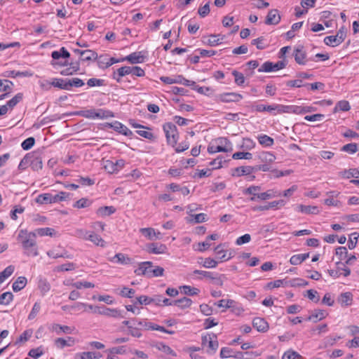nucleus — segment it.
<instances>
[{"label":"nucleus","instance_id":"nucleus-1","mask_svg":"<svg viewBox=\"0 0 359 359\" xmlns=\"http://www.w3.org/2000/svg\"><path fill=\"white\" fill-rule=\"evenodd\" d=\"M201 345L203 348L206 349V353L210 355L214 354L219 347L217 337L215 334L202 337Z\"/></svg>","mask_w":359,"mask_h":359},{"label":"nucleus","instance_id":"nucleus-2","mask_svg":"<svg viewBox=\"0 0 359 359\" xmlns=\"http://www.w3.org/2000/svg\"><path fill=\"white\" fill-rule=\"evenodd\" d=\"M29 248H31V251L29 252V257H35L39 255L38 246L36 242V233L30 232L24 236V250Z\"/></svg>","mask_w":359,"mask_h":359},{"label":"nucleus","instance_id":"nucleus-3","mask_svg":"<svg viewBox=\"0 0 359 359\" xmlns=\"http://www.w3.org/2000/svg\"><path fill=\"white\" fill-rule=\"evenodd\" d=\"M346 36V29L342 27L334 36H328L324 39L326 45L332 47L337 46L341 43Z\"/></svg>","mask_w":359,"mask_h":359},{"label":"nucleus","instance_id":"nucleus-4","mask_svg":"<svg viewBox=\"0 0 359 359\" xmlns=\"http://www.w3.org/2000/svg\"><path fill=\"white\" fill-rule=\"evenodd\" d=\"M24 165L31 166L34 170H37L42 168V161L38 153H29L24 157Z\"/></svg>","mask_w":359,"mask_h":359},{"label":"nucleus","instance_id":"nucleus-5","mask_svg":"<svg viewBox=\"0 0 359 359\" xmlns=\"http://www.w3.org/2000/svg\"><path fill=\"white\" fill-rule=\"evenodd\" d=\"M79 114L88 118H104L113 116L111 111H104L103 109H98L97 111L95 109H90L81 111Z\"/></svg>","mask_w":359,"mask_h":359},{"label":"nucleus","instance_id":"nucleus-6","mask_svg":"<svg viewBox=\"0 0 359 359\" xmlns=\"http://www.w3.org/2000/svg\"><path fill=\"white\" fill-rule=\"evenodd\" d=\"M168 144L175 146L177 143V128L172 123H166L163 126Z\"/></svg>","mask_w":359,"mask_h":359},{"label":"nucleus","instance_id":"nucleus-7","mask_svg":"<svg viewBox=\"0 0 359 359\" xmlns=\"http://www.w3.org/2000/svg\"><path fill=\"white\" fill-rule=\"evenodd\" d=\"M95 313L114 318L123 317L118 309L107 308L105 306H96L95 308Z\"/></svg>","mask_w":359,"mask_h":359},{"label":"nucleus","instance_id":"nucleus-8","mask_svg":"<svg viewBox=\"0 0 359 359\" xmlns=\"http://www.w3.org/2000/svg\"><path fill=\"white\" fill-rule=\"evenodd\" d=\"M286 64L284 61H278V62L273 64L271 62H264L259 69V72H271L278 71L279 69H283L285 67Z\"/></svg>","mask_w":359,"mask_h":359},{"label":"nucleus","instance_id":"nucleus-9","mask_svg":"<svg viewBox=\"0 0 359 359\" xmlns=\"http://www.w3.org/2000/svg\"><path fill=\"white\" fill-rule=\"evenodd\" d=\"M151 266L152 262H144L140 264L139 267L135 269V273L140 276L144 275L149 278H151Z\"/></svg>","mask_w":359,"mask_h":359},{"label":"nucleus","instance_id":"nucleus-10","mask_svg":"<svg viewBox=\"0 0 359 359\" xmlns=\"http://www.w3.org/2000/svg\"><path fill=\"white\" fill-rule=\"evenodd\" d=\"M137 302L140 304L148 305L151 303H154L156 305L161 306V297L156 296L154 298H150L147 296L142 295L137 298Z\"/></svg>","mask_w":359,"mask_h":359},{"label":"nucleus","instance_id":"nucleus-11","mask_svg":"<svg viewBox=\"0 0 359 359\" xmlns=\"http://www.w3.org/2000/svg\"><path fill=\"white\" fill-rule=\"evenodd\" d=\"M252 325L258 332H265L269 329L267 322L262 318H255L252 320Z\"/></svg>","mask_w":359,"mask_h":359},{"label":"nucleus","instance_id":"nucleus-12","mask_svg":"<svg viewBox=\"0 0 359 359\" xmlns=\"http://www.w3.org/2000/svg\"><path fill=\"white\" fill-rule=\"evenodd\" d=\"M280 20V16L278 15V11L276 9L269 11L265 23L266 25H277Z\"/></svg>","mask_w":359,"mask_h":359},{"label":"nucleus","instance_id":"nucleus-13","mask_svg":"<svg viewBox=\"0 0 359 359\" xmlns=\"http://www.w3.org/2000/svg\"><path fill=\"white\" fill-rule=\"evenodd\" d=\"M309 111H310L309 109L297 106L281 105V109H279V112H293L296 114H304Z\"/></svg>","mask_w":359,"mask_h":359},{"label":"nucleus","instance_id":"nucleus-14","mask_svg":"<svg viewBox=\"0 0 359 359\" xmlns=\"http://www.w3.org/2000/svg\"><path fill=\"white\" fill-rule=\"evenodd\" d=\"M253 172H255V168L252 166H241L236 168L232 170V175L240 177L242 175H250Z\"/></svg>","mask_w":359,"mask_h":359},{"label":"nucleus","instance_id":"nucleus-15","mask_svg":"<svg viewBox=\"0 0 359 359\" xmlns=\"http://www.w3.org/2000/svg\"><path fill=\"white\" fill-rule=\"evenodd\" d=\"M55 345L58 348H63L65 346H72L75 344V339L69 337L67 339L63 338H57L54 341Z\"/></svg>","mask_w":359,"mask_h":359},{"label":"nucleus","instance_id":"nucleus-16","mask_svg":"<svg viewBox=\"0 0 359 359\" xmlns=\"http://www.w3.org/2000/svg\"><path fill=\"white\" fill-rule=\"evenodd\" d=\"M220 99L224 102H238L242 99V95L234 93H225L220 95Z\"/></svg>","mask_w":359,"mask_h":359},{"label":"nucleus","instance_id":"nucleus-17","mask_svg":"<svg viewBox=\"0 0 359 359\" xmlns=\"http://www.w3.org/2000/svg\"><path fill=\"white\" fill-rule=\"evenodd\" d=\"M352 301L353 294L349 292L341 293L338 298V302L341 304V306H349L352 304Z\"/></svg>","mask_w":359,"mask_h":359},{"label":"nucleus","instance_id":"nucleus-18","mask_svg":"<svg viewBox=\"0 0 359 359\" xmlns=\"http://www.w3.org/2000/svg\"><path fill=\"white\" fill-rule=\"evenodd\" d=\"M34 233H36V235L38 234L40 236H48L50 237L57 236V233L55 231L54 229L46 227V228H40L37 229L34 231Z\"/></svg>","mask_w":359,"mask_h":359},{"label":"nucleus","instance_id":"nucleus-19","mask_svg":"<svg viewBox=\"0 0 359 359\" xmlns=\"http://www.w3.org/2000/svg\"><path fill=\"white\" fill-rule=\"evenodd\" d=\"M166 246L163 244L151 243L148 246V251L153 254H163L166 251Z\"/></svg>","mask_w":359,"mask_h":359},{"label":"nucleus","instance_id":"nucleus-20","mask_svg":"<svg viewBox=\"0 0 359 359\" xmlns=\"http://www.w3.org/2000/svg\"><path fill=\"white\" fill-rule=\"evenodd\" d=\"M306 54L305 51L303 50L302 48H297L294 50V57L295 61L299 65H305Z\"/></svg>","mask_w":359,"mask_h":359},{"label":"nucleus","instance_id":"nucleus-21","mask_svg":"<svg viewBox=\"0 0 359 359\" xmlns=\"http://www.w3.org/2000/svg\"><path fill=\"white\" fill-rule=\"evenodd\" d=\"M110 126L113 128L115 130L126 136H128L132 134V132L126 126H125L124 125L121 124L119 122L116 121L114 123L110 124Z\"/></svg>","mask_w":359,"mask_h":359},{"label":"nucleus","instance_id":"nucleus-22","mask_svg":"<svg viewBox=\"0 0 359 359\" xmlns=\"http://www.w3.org/2000/svg\"><path fill=\"white\" fill-rule=\"evenodd\" d=\"M233 150V148H223L222 145H215L213 143L210 144L208 147V151L210 154H214L216 152H230Z\"/></svg>","mask_w":359,"mask_h":359},{"label":"nucleus","instance_id":"nucleus-23","mask_svg":"<svg viewBox=\"0 0 359 359\" xmlns=\"http://www.w3.org/2000/svg\"><path fill=\"white\" fill-rule=\"evenodd\" d=\"M116 259V262L121 264H130L132 263V259L127 255L122 253H117L113 258L111 259V262Z\"/></svg>","mask_w":359,"mask_h":359},{"label":"nucleus","instance_id":"nucleus-24","mask_svg":"<svg viewBox=\"0 0 359 359\" xmlns=\"http://www.w3.org/2000/svg\"><path fill=\"white\" fill-rule=\"evenodd\" d=\"M281 195H282V194L280 191H274L273 190H269L266 192L257 194V198L264 201V200H267V199H269L271 198L278 197V196H280Z\"/></svg>","mask_w":359,"mask_h":359},{"label":"nucleus","instance_id":"nucleus-25","mask_svg":"<svg viewBox=\"0 0 359 359\" xmlns=\"http://www.w3.org/2000/svg\"><path fill=\"white\" fill-rule=\"evenodd\" d=\"M326 316V312L323 310L314 311L311 316H309L308 320L317 323L319 320L324 319Z\"/></svg>","mask_w":359,"mask_h":359},{"label":"nucleus","instance_id":"nucleus-26","mask_svg":"<svg viewBox=\"0 0 359 359\" xmlns=\"http://www.w3.org/2000/svg\"><path fill=\"white\" fill-rule=\"evenodd\" d=\"M259 159L264 163H272L276 160V156L270 152H262L259 156Z\"/></svg>","mask_w":359,"mask_h":359},{"label":"nucleus","instance_id":"nucleus-27","mask_svg":"<svg viewBox=\"0 0 359 359\" xmlns=\"http://www.w3.org/2000/svg\"><path fill=\"white\" fill-rule=\"evenodd\" d=\"M97 58V54L91 50H85L83 53H81V60L82 61H90Z\"/></svg>","mask_w":359,"mask_h":359},{"label":"nucleus","instance_id":"nucleus-28","mask_svg":"<svg viewBox=\"0 0 359 359\" xmlns=\"http://www.w3.org/2000/svg\"><path fill=\"white\" fill-rule=\"evenodd\" d=\"M173 304L174 306H177L181 309H186L191 305L192 301L188 297H183L177 300H173Z\"/></svg>","mask_w":359,"mask_h":359},{"label":"nucleus","instance_id":"nucleus-29","mask_svg":"<svg viewBox=\"0 0 359 359\" xmlns=\"http://www.w3.org/2000/svg\"><path fill=\"white\" fill-rule=\"evenodd\" d=\"M224 36L220 37V35L219 34H211L209 36L208 39L206 41H204V43L210 46H215L222 43V41L224 39Z\"/></svg>","mask_w":359,"mask_h":359},{"label":"nucleus","instance_id":"nucleus-30","mask_svg":"<svg viewBox=\"0 0 359 359\" xmlns=\"http://www.w3.org/2000/svg\"><path fill=\"white\" fill-rule=\"evenodd\" d=\"M87 240L90 241L95 245L100 247L105 246V241L98 235L90 232Z\"/></svg>","mask_w":359,"mask_h":359},{"label":"nucleus","instance_id":"nucleus-31","mask_svg":"<svg viewBox=\"0 0 359 359\" xmlns=\"http://www.w3.org/2000/svg\"><path fill=\"white\" fill-rule=\"evenodd\" d=\"M309 257V253L295 255L290 258V262L292 265H298L306 260Z\"/></svg>","mask_w":359,"mask_h":359},{"label":"nucleus","instance_id":"nucleus-32","mask_svg":"<svg viewBox=\"0 0 359 359\" xmlns=\"http://www.w3.org/2000/svg\"><path fill=\"white\" fill-rule=\"evenodd\" d=\"M116 209L113 206H104L97 210V215L101 217L109 216L113 214Z\"/></svg>","mask_w":359,"mask_h":359},{"label":"nucleus","instance_id":"nucleus-33","mask_svg":"<svg viewBox=\"0 0 359 359\" xmlns=\"http://www.w3.org/2000/svg\"><path fill=\"white\" fill-rule=\"evenodd\" d=\"M52 330L53 331H55L57 334H60L61 332L67 334H71L74 329L67 325L53 324L52 325Z\"/></svg>","mask_w":359,"mask_h":359},{"label":"nucleus","instance_id":"nucleus-34","mask_svg":"<svg viewBox=\"0 0 359 359\" xmlns=\"http://www.w3.org/2000/svg\"><path fill=\"white\" fill-rule=\"evenodd\" d=\"M132 72V67L125 66L122 67L117 70V75L118 77H116V73L114 74V78L116 79L118 82L120 81V77L124 76L126 75L130 74Z\"/></svg>","mask_w":359,"mask_h":359},{"label":"nucleus","instance_id":"nucleus-35","mask_svg":"<svg viewBox=\"0 0 359 359\" xmlns=\"http://www.w3.org/2000/svg\"><path fill=\"white\" fill-rule=\"evenodd\" d=\"M49 84L60 89L68 90L67 79H53Z\"/></svg>","mask_w":359,"mask_h":359},{"label":"nucleus","instance_id":"nucleus-36","mask_svg":"<svg viewBox=\"0 0 359 359\" xmlns=\"http://www.w3.org/2000/svg\"><path fill=\"white\" fill-rule=\"evenodd\" d=\"M298 208L301 212L306 214H318L319 212L317 206L299 205Z\"/></svg>","mask_w":359,"mask_h":359},{"label":"nucleus","instance_id":"nucleus-37","mask_svg":"<svg viewBox=\"0 0 359 359\" xmlns=\"http://www.w3.org/2000/svg\"><path fill=\"white\" fill-rule=\"evenodd\" d=\"M257 139L259 143L264 147L272 146L274 143L273 139L266 135H261Z\"/></svg>","mask_w":359,"mask_h":359},{"label":"nucleus","instance_id":"nucleus-38","mask_svg":"<svg viewBox=\"0 0 359 359\" xmlns=\"http://www.w3.org/2000/svg\"><path fill=\"white\" fill-rule=\"evenodd\" d=\"M14 266L10 265L0 273V285L14 272Z\"/></svg>","mask_w":359,"mask_h":359},{"label":"nucleus","instance_id":"nucleus-39","mask_svg":"<svg viewBox=\"0 0 359 359\" xmlns=\"http://www.w3.org/2000/svg\"><path fill=\"white\" fill-rule=\"evenodd\" d=\"M143 57L140 55L138 53H133L130 55H128L126 58L122 59V60H128L131 64H136L142 62Z\"/></svg>","mask_w":359,"mask_h":359},{"label":"nucleus","instance_id":"nucleus-40","mask_svg":"<svg viewBox=\"0 0 359 359\" xmlns=\"http://www.w3.org/2000/svg\"><path fill=\"white\" fill-rule=\"evenodd\" d=\"M181 292L187 295H196L200 290L196 287H192L189 285H183L180 287Z\"/></svg>","mask_w":359,"mask_h":359},{"label":"nucleus","instance_id":"nucleus-41","mask_svg":"<svg viewBox=\"0 0 359 359\" xmlns=\"http://www.w3.org/2000/svg\"><path fill=\"white\" fill-rule=\"evenodd\" d=\"M351 107L348 101L341 100L337 103L334 112H337L338 111H347L350 109Z\"/></svg>","mask_w":359,"mask_h":359},{"label":"nucleus","instance_id":"nucleus-42","mask_svg":"<svg viewBox=\"0 0 359 359\" xmlns=\"http://www.w3.org/2000/svg\"><path fill=\"white\" fill-rule=\"evenodd\" d=\"M154 346L166 354H170L175 357L177 355L175 352L172 350L170 346L164 344L163 343H157Z\"/></svg>","mask_w":359,"mask_h":359},{"label":"nucleus","instance_id":"nucleus-43","mask_svg":"<svg viewBox=\"0 0 359 359\" xmlns=\"http://www.w3.org/2000/svg\"><path fill=\"white\" fill-rule=\"evenodd\" d=\"M38 287L43 294L48 292L50 289V285L45 278H40L39 280Z\"/></svg>","mask_w":359,"mask_h":359},{"label":"nucleus","instance_id":"nucleus-44","mask_svg":"<svg viewBox=\"0 0 359 359\" xmlns=\"http://www.w3.org/2000/svg\"><path fill=\"white\" fill-rule=\"evenodd\" d=\"M235 303V301L233 299H221L218 302L215 303V305L217 306L218 307L231 309L234 307Z\"/></svg>","mask_w":359,"mask_h":359},{"label":"nucleus","instance_id":"nucleus-45","mask_svg":"<svg viewBox=\"0 0 359 359\" xmlns=\"http://www.w3.org/2000/svg\"><path fill=\"white\" fill-rule=\"evenodd\" d=\"M36 202L40 204L51 203V194H43L38 196Z\"/></svg>","mask_w":359,"mask_h":359},{"label":"nucleus","instance_id":"nucleus-46","mask_svg":"<svg viewBox=\"0 0 359 359\" xmlns=\"http://www.w3.org/2000/svg\"><path fill=\"white\" fill-rule=\"evenodd\" d=\"M256 109L257 111H274V110H278L279 111V109H281V105H268V106H266V105H264V104H259L256 107Z\"/></svg>","mask_w":359,"mask_h":359},{"label":"nucleus","instance_id":"nucleus-47","mask_svg":"<svg viewBox=\"0 0 359 359\" xmlns=\"http://www.w3.org/2000/svg\"><path fill=\"white\" fill-rule=\"evenodd\" d=\"M68 90H70L72 87H81L84 85V82L79 78H72L67 79Z\"/></svg>","mask_w":359,"mask_h":359},{"label":"nucleus","instance_id":"nucleus-48","mask_svg":"<svg viewBox=\"0 0 359 359\" xmlns=\"http://www.w3.org/2000/svg\"><path fill=\"white\" fill-rule=\"evenodd\" d=\"M289 282L286 280H276L273 282H270L268 283L267 287L269 288H275V287H279L280 286L283 287H287L289 286Z\"/></svg>","mask_w":359,"mask_h":359},{"label":"nucleus","instance_id":"nucleus-49","mask_svg":"<svg viewBox=\"0 0 359 359\" xmlns=\"http://www.w3.org/2000/svg\"><path fill=\"white\" fill-rule=\"evenodd\" d=\"M341 150L349 154H354L358 151V144L355 143H350L344 145Z\"/></svg>","mask_w":359,"mask_h":359},{"label":"nucleus","instance_id":"nucleus-50","mask_svg":"<svg viewBox=\"0 0 359 359\" xmlns=\"http://www.w3.org/2000/svg\"><path fill=\"white\" fill-rule=\"evenodd\" d=\"M140 231L149 240H154V236H156V232L152 228H142Z\"/></svg>","mask_w":359,"mask_h":359},{"label":"nucleus","instance_id":"nucleus-51","mask_svg":"<svg viewBox=\"0 0 359 359\" xmlns=\"http://www.w3.org/2000/svg\"><path fill=\"white\" fill-rule=\"evenodd\" d=\"M97 59V63L100 68L104 69L109 67V57L106 55H100Z\"/></svg>","mask_w":359,"mask_h":359},{"label":"nucleus","instance_id":"nucleus-52","mask_svg":"<svg viewBox=\"0 0 359 359\" xmlns=\"http://www.w3.org/2000/svg\"><path fill=\"white\" fill-rule=\"evenodd\" d=\"M13 294L11 292H6L0 295V304L7 305L12 300Z\"/></svg>","mask_w":359,"mask_h":359},{"label":"nucleus","instance_id":"nucleus-53","mask_svg":"<svg viewBox=\"0 0 359 359\" xmlns=\"http://www.w3.org/2000/svg\"><path fill=\"white\" fill-rule=\"evenodd\" d=\"M75 264L74 263H67L65 264H62L60 266H57L55 268L56 271H72L75 269Z\"/></svg>","mask_w":359,"mask_h":359},{"label":"nucleus","instance_id":"nucleus-54","mask_svg":"<svg viewBox=\"0 0 359 359\" xmlns=\"http://www.w3.org/2000/svg\"><path fill=\"white\" fill-rule=\"evenodd\" d=\"M252 154L250 152H236L233 154V159H251Z\"/></svg>","mask_w":359,"mask_h":359},{"label":"nucleus","instance_id":"nucleus-55","mask_svg":"<svg viewBox=\"0 0 359 359\" xmlns=\"http://www.w3.org/2000/svg\"><path fill=\"white\" fill-rule=\"evenodd\" d=\"M13 86V83L9 80L0 79V92L11 90Z\"/></svg>","mask_w":359,"mask_h":359},{"label":"nucleus","instance_id":"nucleus-56","mask_svg":"<svg viewBox=\"0 0 359 359\" xmlns=\"http://www.w3.org/2000/svg\"><path fill=\"white\" fill-rule=\"evenodd\" d=\"M215 252L217 254L218 258L222 260H228L227 259V252L222 249V244L218 245L215 248Z\"/></svg>","mask_w":359,"mask_h":359},{"label":"nucleus","instance_id":"nucleus-57","mask_svg":"<svg viewBox=\"0 0 359 359\" xmlns=\"http://www.w3.org/2000/svg\"><path fill=\"white\" fill-rule=\"evenodd\" d=\"M289 286L291 287H304L308 285V282L300 278L293 279L292 280H288Z\"/></svg>","mask_w":359,"mask_h":359},{"label":"nucleus","instance_id":"nucleus-58","mask_svg":"<svg viewBox=\"0 0 359 359\" xmlns=\"http://www.w3.org/2000/svg\"><path fill=\"white\" fill-rule=\"evenodd\" d=\"M101 356L100 353L83 352L81 355V359H98Z\"/></svg>","mask_w":359,"mask_h":359},{"label":"nucleus","instance_id":"nucleus-59","mask_svg":"<svg viewBox=\"0 0 359 359\" xmlns=\"http://www.w3.org/2000/svg\"><path fill=\"white\" fill-rule=\"evenodd\" d=\"M232 74L234 76V79H235V83L238 85V86H241L242 84L244 83L245 82V77L243 76V74L241 72H238L236 70H234L233 72H232Z\"/></svg>","mask_w":359,"mask_h":359},{"label":"nucleus","instance_id":"nucleus-60","mask_svg":"<svg viewBox=\"0 0 359 359\" xmlns=\"http://www.w3.org/2000/svg\"><path fill=\"white\" fill-rule=\"evenodd\" d=\"M264 38L263 36L259 37L257 39H253L252 41V44L256 46L257 48L259 50H263L266 48V44L264 43Z\"/></svg>","mask_w":359,"mask_h":359},{"label":"nucleus","instance_id":"nucleus-61","mask_svg":"<svg viewBox=\"0 0 359 359\" xmlns=\"http://www.w3.org/2000/svg\"><path fill=\"white\" fill-rule=\"evenodd\" d=\"M215 143L218 145L223 146V148H232V144L231 142L225 137H219L217 140H215Z\"/></svg>","mask_w":359,"mask_h":359},{"label":"nucleus","instance_id":"nucleus-62","mask_svg":"<svg viewBox=\"0 0 359 359\" xmlns=\"http://www.w3.org/2000/svg\"><path fill=\"white\" fill-rule=\"evenodd\" d=\"M283 359H302V355L295 351H287L283 355Z\"/></svg>","mask_w":359,"mask_h":359},{"label":"nucleus","instance_id":"nucleus-63","mask_svg":"<svg viewBox=\"0 0 359 359\" xmlns=\"http://www.w3.org/2000/svg\"><path fill=\"white\" fill-rule=\"evenodd\" d=\"M43 354V351L41 347H38L36 348H33L29 351L28 355L35 359L39 358L41 355Z\"/></svg>","mask_w":359,"mask_h":359},{"label":"nucleus","instance_id":"nucleus-64","mask_svg":"<svg viewBox=\"0 0 359 359\" xmlns=\"http://www.w3.org/2000/svg\"><path fill=\"white\" fill-rule=\"evenodd\" d=\"M22 99V93H18L14 97H13L11 100H10L7 102L8 107L13 108L14 106H15Z\"/></svg>","mask_w":359,"mask_h":359}]
</instances>
